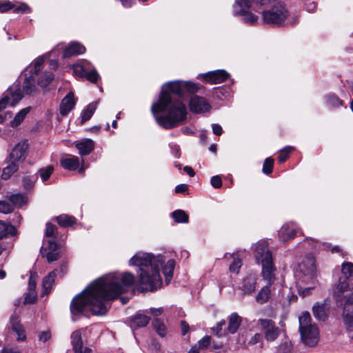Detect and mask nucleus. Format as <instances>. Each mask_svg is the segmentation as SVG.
I'll return each instance as SVG.
<instances>
[{
  "label": "nucleus",
  "instance_id": "nucleus-1",
  "mask_svg": "<svg viewBox=\"0 0 353 353\" xmlns=\"http://www.w3.org/2000/svg\"><path fill=\"white\" fill-rule=\"evenodd\" d=\"M134 281V276L130 272L110 274L96 279L72 300V321H76L87 312L93 315H105L108 311V302L125 292Z\"/></svg>",
  "mask_w": 353,
  "mask_h": 353
},
{
  "label": "nucleus",
  "instance_id": "nucleus-2",
  "mask_svg": "<svg viewBox=\"0 0 353 353\" xmlns=\"http://www.w3.org/2000/svg\"><path fill=\"white\" fill-rule=\"evenodd\" d=\"M183 81L168 82L163 87L159 99L151 106V112L157 124L170 130L182 124L187 117L185 105L178 99H173L170 92L180 95L183 93Z\"/></svg>",
  "mask_w": 353,
  "mask_h": 353
},
{
  "label": "nucleus",
  "instance_id": "nucleus-3",
  "mask_svg": "<svg viewBox=\"0 0 353 353\" xmlns=\"http://www.w3.org/2000/svg\"><path fill=\"white\" fill-rule=\"evenodd\" d=\"M165 257L149 253L138 252L129 261L130 265L139 267L137 288L143 292H154L161 288L162 280L159 267L163 265Z\"/></svg>",
  "mask_w": 353,
  "mask_h": 353
},
{
  "label": "nucleus",
  "instance_id": "nucleus-4",
  "mask_svg": "<svg viewBox=\"0 0 353 353\" xmlns=\"http://www.w3.org/2000/svg\"><path fill=\"white\" fill-rule=\"evenodd\" d=\"M254 255L258 263L262 265V276L270 284L275 279L276 267L267 241L261 240L252 245Z\"/></svg>",
  "mask_w": 353,
  "mask_h": 353
},
{
  "label": "nucleus",
  "instance_id": "nucleus-5",
  "mask_svg": "<svg viewBox=\"0 0 353 353\" xmlns=\"http://www.w3.org/2000/svg\"><path fill=\"white\" fill-rule=\"evenodd\" d=\"M299 332L303 343L310 347H314L319 341V331L317 326L312 323L310 314L303 312L299 318Z\"/></svg>",
  "mask_w": 353,
  "mask_h": 353
},
{
  "label": "nucleus",
  "instance_id": "nucleus-6",
  "mask_svg": "<svg viewBox=\"0 0 353 353\" xmlns=\"http://www.w3.org/2000/svg\"><path fill=\"white\" fill-rule=\"evenodd\" d=\"M256 4L261 6L268 5L275 0H253ZM252 5L250 0H236L233 5V13L234 15L242 16L243 20L248 23L254 24L257 22L259 17L250 12L249 9Z\"/></svg>",
  "mask_w": 353,
  "mask_h": 353
},
{
  "label": "nucleus",
  "instance_id": "nucleus-7",
  "mask_svg": "<svg viewBox=\"0 0 353 353\" xmlns=\"http://www.w3.org/2000/svg\"><path fill=\"white\" fill-rule=\"evenodd\" d=\"M288 15L289 12L285 5L280 1L276 2L270 9L262 12L264 23L275 26L284 24Z\"/></svg>",
  "mask_w": 353,
  "mask_h": 353
},
{
  "label": "nucleus",
  "instance_id": "nucleus-8",
  "mask_svg": "<svg viewBox=\"0 0 353 353\" xmlns=\"http://www.w3.org/2000/svg\"><path fill=\"white\" fill-rule=\"evenodd\" d=\"M43 63L44 57H39L24 70L26 78L23 81V92L26 94H32L36 91L34 77L32 74H37L41 69Z\"/></svg>",
  "mask_w": 353,
  "mask_h": 353
},
{
  "label": "nucleus",
  "instance_id": "nucleus-9",
  "mask_svg": "<svg viewBox=\"0 0 353 353\" xmlns=\"http://www.w3.org/2000/svg\"><path fill=\"white\" fill-rule=\"evenodd\" d=\"M316 276L315 259L312 254H307L298 265L295 276L300 281H313Z\"/></svg>",
  "mask_w": 353,
  "mask_h": 353
},
{
  "label": "nucleus",
  "instance_id": "nucleus-10",
  "mask_svg": "<svg viewBox=\"0 0 353 353\" xmlns=\"http://www.w3.org/2000/svg\"><path fill=\"white\" fill-rule=\"evenodd\" d=\"M23 97V92L19 88H9L3 93L2 98L0 99V111L6 108L8 103L14 106Z\"/></svg>",
  "mask_w": 353,
  "mask_h": 353
},
{
  "label": "nucleus",
  "instance_id": "nucleus-11",
  "mask_svg": "<svg viewBox=\"0 0 353 353\" xmlns=\"http://www.w3.org/2000/svg\"><path fill=\"white\" fill-rule=\"evenodd\" d=\"M261 330L263 332L264 336L267 341H273L279 336L280 331L275 323L268 319H260L258 321Z\"/></svg>",
  "mask_w": 353,
  "mask_h": 353
},
{
  "label": "nucleus",
  "instance_id": "nucleus-12",
  "mask_svg": "<svg viewBox=\"0 0 353 353\" xmlns=\"http://www.w3.org/2000/svg\"><path fill=\"white\" fill-rule=\"evenodd\" d=\"M28 143L26 140L19 142L10 153V161L23 162L28 154Z\"/></svg>",
  "mask_w": 353,
  "mask_h": 353
},
{
  "label": "nucleus",
  "instance_id": "nucleus-13",
  "mask_svg": "<svg viewBox=\"0 0 353 353\" xmlns=\"http://www.w3.org/2000/svg\"><path fill=\"white\" fill-rule=\"evenodd\" d=\"M350 285L346 279L341 278L339 281L335 290H334V297L336 302L343 304V299L347 298L350 295H353L350 290Z\"/></svg>",
  "mask_w": 353,
  "mask_h": 353
},
{
  "label": "nucleus",
  "instance_id": "nucleus-14",
  "mask_svg": "<svg viewBox=\"0 0 353 353\" xmlns=\"http://www.w3.org/2000/svg\"><path fill=\"white\" fill-rule=\"evenodd\" d=\"M190 109L194 113H203L210 111L211 106L203 97L195 95L190 100Z\"/></svg>",
  "mask_w": 353,
  "mask_h": 353
},
{
  "label": "nucleus",
  "instance_id": "nucleus-15",
  "mask_svg": "<svg viewBox=\"0 0 353 353\" xmlns=\"http://www.w3.org/2000/svg\"><path fill=\"white\" fill-rule=\"evenodd\" d=\"M201 75L205 82L211 84L221 83L230 76V74L224 70L210 71Z\"/></svg>",
  "mask_w": 353,
  "mask_h": 353
},
{
  "label": "nucleus",
  "instance_id": "nucleus-16",
  "mask_svg": "<svg viewBox=\"0 0 353 353\" xmlns=\"http://www.w3.org/2000/svg\"><path fill=\"white\" fill-rule=\"evenodd\" d=\"M71 345L74 353H92L88 347H83L82 334L81 330L72 332L70 335Z\"/></svg>",
  "mask_w": 353,
  "mask_h": 353
},
{
  "label": "nucleus",
  "instance_id": "nucleus-17",
  "mask_svg": "<svg viewBox=\"0 0 353 353\" xmlns=\"http://www.w3.org/2000/svg\"><path fill=\"white\" fill-rule=\"evenodd\" d=\"M343 303L344 322L348 327H353V295L343 299Z\"/></svg>",
  "mask_w": 353,
  "mask_h": 353
},
{
  "label": "nucleus",
  "instance_id": "nucleus-18",
  "mask_svg": "<svg viewBox=\"0 0 353 353\" xmlns=\"http://www.w3.org/2000/svg\"><path fill=\"white\" fill-rule=\"evenodd\" d=\"M256 274L254 273L248 274L242 280V285L240 289L244 294H251L254 292L256 285Z\"/></svg>",
  "mask_w": 353,
  "mask_h": 353
},
{
  "label": "nucleus",
  "instance_id": "nucleus-19",
  "mask_svg": "<svg viewBox=\"0 0 353 353\" xmlns=\"http://www.w3.org/2000/svg\"><path fill=\"white\" fill-rule=\"evenodd\" d=\"M297 232L298 230L292 224L285 223L278 231V234L281 241H287L293 239Z\"/></svg>",
  "mask_w": 353,
  "mask_h": 353
},
{
  "label": "nucleus",
  "instance_id": "nucleus-20",
  "mask_svg": "<svg viewBox=\"0 0 353 353\" xmlns=\"http://www.w3.org/2000/svg\"><path fill=\"white\" fill-rule=\"evenodd\" d=\"M76 104V100L72 92L68 93L61 101L60 104V114L66 116Z\"/></svg>",
  "mask_w": 353,
  "mask_h": 353
},
{
  "label": "nucleus",
  "instance_id": "nucleus-21",
  "mask_svg": "<svg viewBox=\"0 0 353 353\" xmlns=\"http://www.w3.org/2000/svg\"><path fill=\"white\" fill-rule=\"evenodd\" d=\"M11 222H0V239L9 238L14 241L17 234L16 228L10 224Z\"/></svg>",
  "mask_w": 353,
  "mask_h": 353
},
{
  "label": "nucleus",
  "instance_id": "nucleus-22",
  "mask_svg": "<svg viewBox=\"0 0 353 353\" xmlns=\"http://www.w3.org/2000/svg\"><path fill=\"white\" fill-rule=\"evenodd\" d=\"M329 307L325 301L317 302L312 307L314 316L319 321H325L328 316Z\"/></svg>",
  "mask_w": 353,
  "mask_h": 353
},
{
  "label": "nucleus",
  "instance_id": "nucleus-23",
  "mask_svg": "<svg viewBox=\"0 0 353 353\" xmlns=\"http://www.w3.org/2000/svg\"><path fill=\"white\" fill-rule=\"evenodd\" d=\"M75 147L79 150V154L81 156H86L93 151L94 143L91 139H85L81 141H77L75 143Z\"/></svg>",
  "mask_w": 353,
  "mask_h": 353
},
{
  "label": "nucleus",
  "instance_id": "nucleus-24",
  "mask_svg": "<svg viewBox=\"0 0 353 353\" xmlns=\"http://www.w3.org/2000/svg\"><path fill=\"white\" fill-rule=\"evenodd\" d=\"M10 322L12 325V330L18 335L17 341H25L26 339V336L24 334V330L23 329V327L20 324V321H19V316L16 314L11 316Z\"/></svg>",
  "mask_w": 353,
  "mask_h": 353
},
{
  "label": "nucleus",
  "instance_id": "nucleus-25",
  "mask_svg": "<svg viewBox=\"0 0 353 353\" xmlns=\"http://www.w3.org/2000/svg\"><path fill=\"white\" fill-rule=\"evenodd\" d=\"M85 51L83 46L77 42L71 43L64 50L63 57H69L74 55L83 54Z\"/></svg>",
  "mask_w": 353,
  "mask_h": 353
},
{
  "label": "nucleus",
  "instance_id": "nucleus-26",
  "mask_svg": "<svg viewBox=\"0 0 353 353\" xmlns=\"http://www.w3.org/2000/svg\"><path fill=\"white\" fill-rule=\"evenodd\" d=\"M60 163L64 169L71 171L76 170L81 165L79 158L76 156H70L68 158L62 159Z\"/></svg>",
  "mask_w": 353,
  "mask_h": 353
},
{
  "label": "nucleus",
  "instance_id": "nucleus-27",
  "mask_svg": "<svg viewBox=\"0 0 353 353\" xmlns=\"http://www.w3.org/2000/svg\"><path fill=\"white\" fill-rule=\"evenodd\" d=\"M296 283L298 293L303 296L308 295L311 290L314 288V280L313 281L301 282L300 279H296Z\"/></svg>",
  "mask_w": 353,
  "mask_h": 353
},
{
  "label": "nucleus",
  "instance_id": "nucleus-28",
  "mask_svg": "<svg viewBox=\"0 0 353 353\" xmlns=\"http://www.w3.org/2000/svg\"><path fill=\"white\" fill-rule=\"evenodd\" d=\"M241 323V317L236 312H233L228 317V326L227 331L230 334H234Z\"/></svg>",
  "mask_w": 353,
  "mask_h": 353
},
{
  "label": "nucleus",
  "instance_id": "nucleus-29",
  "mask_svg": "<svg viewBox=\"0 0 353 353\" xmlns=\"http://www.w3.org/2000/svg\"><path fill=\"white\" fill-rule=\"evenodd\" d=\"M150 321V318L140 312L137 313L131 318V325L134 327H142L146 326Z\"/></svg>",
  "mask_w": 353,
  "mask_h": 353
},
{
  "label": "nucleus",
  "instance_id": "nucleus-30",
  "mask_svg": "<svg viewBox=\"0 0 353 353\" xmlns=\"http://www.w3.org/2000/svg\"><path fill=\"white\" fill-rule=\"evenodd\" d=\"M99 104V101L90 103L86 108L82 112L81 117V124H83L85 122L90 119L94 112H95Z\"/></svg>",
  "mask_w": 353,
  "mask_h": 353
},
{
  "label": "nucleus",
  "instance_id": "nucleus-31",
  "mask_svg": "<svg viewBox=\"0 0 353 353\" xmlns=\"http://www.w3.org/2000/svg\"><path fill=\"white\" fill-rule=\"evenodd\" d=\"M175 267V261L173 259H170L163 266V274L165 276V282L169 284L172 276L173 272Z\"/></svg>",
  "mask_w": 353,
  "mask_h": 353
},
{
  "label": "nucleus",
  "instance_id": "nucleus-32",
  "mask_svg": "<svg viewBox=\"0 0 353 353\" xmlns=\"http://www.w3.org/2000/svg\"><path fill=\"white\" fill-rule=\"evenodd\" d=\"M56 277L55 271H52L50 272L46 276H45L43 279L42 286H43V293L45 294H48L50 293L52 285L54 282V279Z\"/></svg>",
  "mask_w": 353,
  "mask_h": 353
},
{
  "label": "nucleus",
  "instance_id": "nucleus-33",
  "mask_svg": "<svg viewBox=\"0 0 353 353\" xmlns=\"http://www.w3.org/2000/svg\"><path fill=\"white\" fill-rule=\"evenodd\" d=\"M307 251H316L319 249L321 244L315 239L306 238L303 242L299 244Z\"/></svg>",
  "mask_w": 353,
  "mask_h": 353
},
{
  "label": "nucleus",
  "instance_id": "nucleus-34",
  "mask_svg": "<svg viewBox=\"0 0 353 353\" xmlns=\"http://www.w3.org/2000/svg\"><path fill=\"white\" fill-rule=\"evenodd\" d=\"M274 281L275 279L270 284H269L268 281H266V285L260 290V292L258 293L256 296V299L258 303L262 304L268 301V300L269 299L270 292L269 287L272 285V283H274Z\"/></svg>",
  "mask_w": 353,
  "mask_h": 353
},
{
  "label": "nucleus",
  "instance_id": "nucleus-35",
  "mask_svg": "<svg viewBox=\"0 0 353 353\" xmlns=\"http://www.w3.org/2000/svg\"><path fill=\"white\" fill-rule=\"evenodd\" d=\"M19 169V165L16 162L10 161V163L3 168L1 174L2 179L6 180L8 179L14 172Z\"/></svg>",
  "mask_w": 353,
  "mask_h": 353
},
{
  "label": "nucleus",
  "instance_id": "nucleus-36",
  "mask_svg": "<svg viewBox=\"0 0 353 353\" xmlns=\"http://www.w3.org/2000/svg\"><path fill=\"white\" fill-rule=\"evenodd\" d=\"M10 201L14 205L21 207L28 202V198L23 194H14L9 196Z\"/></svg>",
  "mask_w": 353,
  "mask_h": 353
},
{
  "label": "nucleus",
  "instance_id": "nucleus-37",
  "mask_svg": "<svg viewBox=\"0 0 353 353\" xmlns=\"http://www.w3.org/2000/svg\"><path fill=\"white\" fill-rule=\"evenodd\" d=\"M30 112V108H26L19 111L11 121L10 125L12 127H17L23 121L27 114Z\"/></svg>",
  "mask_w": 353,
  "mask_h": 353
},
{
  "label": "nucleus",
  "instance_id": "nucleus-38",
  "mask_svg": "<svg viewBox=\"0 0 353 353\" xmlns=\"http://www.w3.org/2000/svg\"><path fill=\"white\" fill-rule=\"evenodd\" d=\"M89 64L88 61H85L82 63H79L73 67V72L74 74L80 77H85L86 72L88 71L87 65Z\"/></svg>",
  "mask_w": 353,
  "mask_h": 353
},
{
  "label": "nucleus",
  "instance_id": "nucleus-39",
  "mask_svg": "<svg viewBox=\"0 0 353 353\" xmlns=\"http://www.w3.org/2000/svg\"><path fill=\"white\" fill-rule=\"evenodd\" d=\"M341 272L345 276L344 279H353V263L344 262L341 265Z\"/></svg>",
  "mask_w": 353,
  "mask_h": 353
},
{
  "label": "nucleus",
  "instance_id": "nucleus-40",
  "mask_svg": "<svg viewBox=\"0 0 353 353\" xmlns=\"http://www.w3.org/2000/svg\"><path fill=\"white\" fill-rule=\"evenodd\" d=\"M53 172L54 167L52 165H48L46 168H40L38 170V174L40 175L42 181L45 183L50 179Z\"/></svg>",
  "mask_w": 353,
  "mask_h": 353
},
{
  "label": "nucleus",
  "instance_id": "nucleus-41",
  "mask_svg": "<svg viewBox=\"0 0 353 353\" xmlns=\"http://www.w3.org/2000/svg\"><path fill=\"white\" fill-rule=\"evenodd\" d=\"M53 79L54 74L52 72H46L39 78L38 84L42 88H46L51 83Z\"/></svg>",
  "mask_w": 353,
  "mask_h": 353
},
{
  "label": "nucleus",
  "instance_id": "nucleus-42",
  "mask_svg": "<svg viewBox=\"0 0 353 353\" xmlns=\"http://www.w3.org/2000/svg\"><path fill=\"white\" fill-rule=\"evenodd\" d=\"M152 325L157 333L161 337L166 335V327L163 323L157 319L152 321Z\"/></svg>",
  "mask_w": 353,
  "mask_h": 353
},
{
  "label": "nucleus",
  "instance_id": "nucleus-43",
  "mask_svg": "<svg viewBox=\"0 0 353 353\" xmlns=\"http://www.w3.org/2000/svg\"><path fill=\"white\" fill-rule=\"evenodd\" d=\"M40 252L43 257H46L49 263L57 261L59 258V254L57 252H47V248L43 247L41 248Z\"/></svg>",
  "mask_w": 353,
  "mask_h": 353
},
{
  "label": "nucleus",
  "instance_id": "nucleus-44",
  "mask_svg": "<svg viewBox=\"0 0 353 353\" xmlns=\"http://www.w3.org/2000/svg\"><path fill=\"white\" fill-rule=\"evenodd\" d=\"M37 177L34 175H26L22 179V185L26 190L31 189L34 187Z\"/></svg>",
  "mask_w": 353,
  "mask_h": 353
},
{
  "label": "nucleus",
  "instance_id": "nucleus-45",
  "mask_svg": "<svg viewBox=\"0 0 353 353\" xmlns=\"http://www.w3.org/2000/svg\"><path fill=\"white\" fill-rule=\"evenodd\" d=\"M294 150L292 146H286L279 151L278 157L279 161L282 163L285 162L289 157L290 153Z\"/></svg>",
  "mask_w": 353,
  "mask_h": 353
},
{
  "label": "nucleus",
  "instance_id": "nucleus-46",
  "mask_svg": "<svg viewBox=\"0 0 353 353\" xmlns=\"http://www.w3.org/2000/svg\"><path fill=\"white\" fill-rule=\"evenodd\" d=\"M327 104L331 107L342 105V101L335 94H331L326 97Z\"/></svg>",
  "mask_w": 353,
  "mask_h": 353
},
{
  "label": "nucleus",
  "instance_id": "nucleus-47",
  "mask_svg": "<svg viewBox=\"0 0 353 353\" xmlns=\"http://www.w3.org/2000/svg\"><path fill=\"white\" fill-rule=\"evenodd\" d=\"M170 216L174 221H188L189 219L188 214L182 210L174 211Z\"/></svg>",
  "mask_w": 353,
  "mask_h": 353
},
{
  "label": "nucleus",
  "instance_id": "nucleus-48",
  "mask_svg": "<svg viewBox=\"0 0 353 353\" xmlns=\"http://www.w3.org/2000/svg\"><path fill=\"white\" fill-rule=\"evenodd\" d=\"M274 165V159L271 157L265 159L263 165V172L269 174L272 172Z\"/></svg>",
  "mask_w": 353,
  "mask_h": 353
},
{
  "label": "nucleus",
  "instance_id": "nucleus-49",
  "mask_svg": "<svg viewBox=\"0 0 353 353\" xmlns=\"http://www.w3.org/2000/svg\"><path fill=\"white\" fill-rule=\"evenodd\" d=\"M292 344L288 341L281 343L277 347V353H291Z\"/></svg>",
  "mask_w": 353,
  "mask_h": 353
},
{
  "label": "nucleus",
  "instance_id": "nucleus-50",
  "mask_svg": "<svg viewBox=\"0 0 353 353\" xmlns=\"http://www.w3.org/2000/svg\"><path fill=\"white\" fill-rule=\"evenodd\" d=\"M242 266V261L239 258H234L232 263L230 265V271L234 273H238L241 267Z\"/></svg>",
  "mask_w": 353,
  "mask_h": 353
},
{
  "label": "nucleus",
  "instance_id": "nucleus-51",
  "mask_svg": "<svg viewBox=\"0 0 353 353\" xmlns=\"http://www.w3.org/2000/svg\"><path fill=\"white\" fill-rule=\"evenodd\" d=\"M85 78L92 83H96L99 78V74L95 69H92L90 71L88 70Z\"/></svg>",
  "mask_w": 353,
  "mask_h": 353
},
{
  "label": "nucleus",
  "instance_id": "nucleus-52",
  "mask_svg": "<svg viewBox=\"0 0 353 353\" xmlns=\"http://www.w3.org/2000/svg\"><path fill=\"white\" fill-rule=\"evenodd\" d=\"M13 206L7 201H0V212L8 214L13 211Z\"/></svg>",
  "mask_w": 353,
  "mask_h": 353
},
{
  "label": "nucleus",
  "instance_id": "nucleus-53",
  "mask_svg": "<svg viewBox=\"0 0 353 353\" xmlns=\"http://www.w3.org/2000/svg\"><path fill=\"white\" fill-rule=\"evenodd\" d=\"M225 325V321L219 322L215 327L213 328L216 335L219 337L223 336L225 334L226 330H223V327Z\"/></svg>",
  "mask_w": 353,
  "mask_h": 353
},
{
  "label": "nucleus",
  "instance_id": "nucleus-54",
  "mask_svg": "<svg viewBox=\"0 0 353 353\" xmlns=\"http://www.w3.org/2000/svg\"><path fill=\"white\" fill-rule=\"evenodd\" d=\"M183 88L190 92H195L199 90V86L197 83L192 81H183Z\"/></svg>",
  "mask_w": 353,
  "mask_h": 353
},
{
  "label": "nucleus",
  "instance_id": "nucleus-55",
  "mask_svg": "<svg viewBox=\"0 0 353 353\" xmlns=\"http://www.w3.org/2000/svg\"><path fill=\"white\" fill-rule=\"evenodd\" d=\"M36 272H30V276L28 282V291L34 292L36 289Z\"/></svg>",
  "mask_w": 353,
  "mask_h": 353
},
{
  "label": "nucleus",
  "instance_id": "nucleus-56",
  "mask_svg": "<svg viewBox=\"0 0 353 353\" xmlns=\"http://www.w3.org/2000/svg\"><path fill=\"white\" fill-rule=\"evenodd\" d=\"M37 299V294L35 292L28 291L26 294V297L24 299V304H32L35 302Z\"/></svg>",
  "mask_w": 353,
  "mask_h": 353
},
{
  "label": "nucleus",
  "instance_id": "nucleus-57",
  "mask_svg": "<svg viewBox=\"0 0 353 353\" xmlns=\"http://www.w3.org/2000/svg\"><path fill=\"white\" fill-rule=\"evenodd\" d=\"M57 231L56 226L51 223L46 224L45 235L47 237H52L54 236L55 232Z\"/></svg>",
  "mask_w": 353,
  "mask_h": 353
},
{
  "label": "nucleus",
  "instance_id": "nucleus-58",
  "mask_svg": "<svg viewBox=\"0 0 353 353\" xmlns=\"http://www.w3.org/2000/svg\"><path fill=\"white\" fill-rule=\"evenodd\" d=\"M211 185L214 188H219L222 186V179L219 176H214L211 179Z\"/></svg>",
  "mask_w": 353,
  "mask_h": 353
},
{
  "label": "nucleus",
  "instance_id": "nucleus-59",
  "mask_svg": "<svg viewBox=\"0 0 353 353\" xmlns=\"http://www.w3.org/2000/svg\"><path fill=\"white\" fill-rule=\"evenodd\" d=\"M14 12L16 13H24V12H29L30 11V8L25 3H23L17 7H14Z\"/></svg>",
  "mask_w": 353,
  "mask_h": 353
},
{
  "label": "nucleus",
  "instance_id": "nucleus-60",
  "mask_svg": "<svg viewBox=\"0 0 353 353\" xmlns=\"http://www.w3.org/2000/svg\"><path fill=\"white\" fill-rule=\"evenodd\" d=\"M210 336H208L203 337L198 343L199 347L201 349L206 348L210 345Z\"/></svg>",
  "mask_w": 353,
  "mask_h": 353
},
{
  "label": "nucleus",
  "instance_id": "nucleus-61",
  "mask_svg": "<svg viewBox=\"0 0 353 353\" xmlns=\"http://www.w3.org/2000/svg\"><path fill=\"white\" fill-rule=\"evenodd\" d=\"M45 248H47V252H57L58 245L55 241L49 240L48 242V246Z\"/></svg>",
  "mask_w": 353,
  "mask_h": 353
},
{
  "label": "nucleus",
  "instance_id": "nucleus-62",
  "mask_svg": "<svg viewBox=\"0 0 353 353\" xmlns=\"http://www.w3.org/2000/svg\"><path fill=\"white\" fill-rule=\"evenodd\" d=\"M188 191V186L186 184H180L176 186L175 192L176 193H186Z\"/></svg>",
  "mask_w": 353,
  "mask_h": 353
},
{
  "label": "nucleus",
  "instance_id": "nucleus-63",
  "mask_svg": "<svg viewBox=\"0 0 353 353\" xmlns=\"http://www.w3.org/2000/svg\"><path fill=\"white\" fill-rule=\"evenodd\" d=\"M14 8L10 2L0 4V12H5Z\"/></svg>",
  "mask_w": 353,
  "mask_h": 353
},
{
  "label": "nucleus",
  "instance_id": "nucleus-64",
  "mask_svg": "<svg viewBox=\"0 0 353 353\" xmlns=\"http://www.w3.org/2000/svg\"><path fill=\"white\" fill-rule=\"evenodd\" d=\"M213 133L215 135L219 136L223 132L222 127L218 124H212V125Z\"/></svg>",
  "mask_w": 353,
  "mask_h": 353
}]
</instances>
